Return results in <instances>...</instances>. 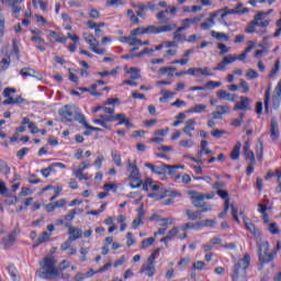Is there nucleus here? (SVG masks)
I'll list each match as a JSON object with an SVG mask.
<instances>
[{
  "label": "nucleus",
  "instance_id": "nucleus-1",
  "mask_svg": "<svg viewBox=\"0 0 281 281\" xmlns=\"http://www.w3.org/2000/svg\"><path fill=\"white\" fill-rule=\"evenodd\" d=\"M58 261L55 257L47 256L44 257L43 260L40 261V266L42 271L40 272V278L44 280H48V278L58 277V268H56V263Z\"/></svg>",
  "mask_w": 281,
  "mask_h": 281
},
{
  "label": "nucleus",
  "instance_id": "nucleus-2",
  "mask_svg": "<svg viewBox=\"0 0 281 281\" xmlns=\"http://www.w3.org/2000/svg\"><path fill=\"white\" fill-rule=\"evenodd\" d=\"M259 248V269H262V267H265V265L273 261V258H276V255L280 251L281 249V241H277V246L276 249L272 252H269V243L268 241H263L261 244H259L258 246Z\"/></svg>",
  "mask_w": 281,
  "mask_h": 281
},
{
  "label": "nucleus",
  "instance_id": "nucleus-3",
  "mask_svg": "<svg viewBox=\"0 0 281 281\" xmlns=\"http://www.w3.org/2000/svg\"><path fill=\"white\" fill-rule=\"evenodd\" d=\"M251 262V257L246 254L244 258L239 259L233 268V281H247V269Z\"/></svg>",
  "mask_w": 281,
  "mask_h": 281
},
{
  "label": "nucleus",
  "instance_id": "nucleus-4",
  "mask_svg": "<svg viewBox=\"0 0 281 281\" xmlns=\"http://www.w3.org/2000/svg\"><path fill=\"white\" fill-rule=\"evenodd\" d=\"M127 171L130 172V179H132L131 188H139L144 182L142 181V176L139 175V169L137 168V162H132L131 159L127 160Z\"/></svg>",
  "mask_w": 281,
  "mask_h": 281
},
{
  "label": "nucleus",
  "instance_id": "nucleus-5",
  "mask_svg": "<svg viewBox=\"0 0 281 281\" xmlns=\"http://www.w3.org/2000/svg\"><path fill=\"white\" fill-rule=\"evenodd\" d=\"M212 199V194L210 193H201V192H192L191 201L194 207H202V212H207L210 210V205L205 206V201H210Z\"/></svg>",
  "mask_w": 281,
  "mask_h": 281
},
{
  "label": "nucleus",
  "instance_id": "nucleus-6",
  "mask_svg": "<svg viewBox=\"0 0 281 281\" xmlns=\"http://www.w3.org/2000/svg\"><path fill=\"white\" fill-rule=\"evenodd\" d=\"M159 251L160 249L157 248L151 252L147 262L140 268L139 273H146L148 278H153L155 276V260H157V254H159Z\"/></svg>",
  "mask_w": 281,
  "mask_h": 281
},
{
  "label": "nucleus",
  "instance_id": "nucleus-7",
  "mask_svg": "<svg viewBox=\"0 0 281 281\" xmlns=\"http://www.w3.org/2000/svg\"><path fill=\"white\" fill-rule=\"evenodd\" d=\"M83 40L94 54H98L99 56H104V54H106V48L100 47V44L93 34H83Z\"/></svg>",
  "mask_w": 281,
  "mask_h": 281
},
{
  "label": "nucleus",
  "instance_id": "nucleus-8",
  "mask_svg": "<svg viewBox=\"0 0 281 281\" xmlns=\"http://www.w3.org/2000/svg\"><path fill=\"white\" fill-rule=\"evenodd\" d=\"M270 20H260V15H256L254 21L249 22L247 27L245 29L246 34H254L256 32V27H269Z\"/></svg>",
  "mask_w": 281,
  "mask_h": 281
},
{
  "label": "nucleus",
  "instance_id": "nucleus-9",
  "mask_svg": "<svg viewBox=\"0 0 281 281\" xmlns=\"http://www.w3.org/2000/svg\"><path fill=\"white\" fill-rule=\"evenodd\" d=\"M249 12V8H244L241 10L229 9L227 7L220 9L217 12L212 14V19H216V16H221V19H225L227 14H247Z\"/></svg>",
  "mask_w": 281,
  "mask_h": 281
},
{
  "label": "nucleus",
  "instance_id": "nucleus-10",
  "mask_svg": "<svg viewBox=\"0 0 281 281\" xmlns=\"http://www.w3.org/2000/svg\"><path fill=\"white\" fill-rule=\"evenodd\" d=\"M59 115L61 117V122H74V117L76 115V108L71 105H65L59 110Z\"/></svg>",
  "mask_w": 281,
  "mask_h": 281
},
{
  "label": "nucleus",
  "instance_id": "nucleus-11",
  "mask_svg": "<svg viewBox=\"0 0 281 281\" xmlns=\"http://www.w3.org/2000/svg\"><path fill=\"white\" fill-rule=\"evenodd\" d=\"M243 221H244L246 229L248 232H250L252 234V236H255V238H260V236H262V233L258 229V227H256V225L254 223H251L249 217L243 215Z\"/></svg>",
  "mask_w": 281,
  "mask_h": 281
},
{
  "label": "nucleus",
  "instance_id": "nucleus-12",
  "mask_svg": "<svg viewBox=\"0 0 281 281\" xmlns=\"http://www.w3.org/2000/svg\"><path fill=\"white\" fill-rule=\"evenodd\" d=\"M16 236H19V234H16V231H13L7 237L0 240V245L3 246V249H10V247H13L16 243Z\"/></svg>",
  "mask_w": 281,
  "mask_h": 281
},
{
  "label": "nucleus",
  "instance_id": "nucleus-13",
  "mask_svg": "<svg viewBox=\"0 0 281 281\" xmlns=\"http://www.w3.org/2000/svg\"><path fill=\"white\" fill-rule=\"evenodd\" d=\"M238 60V57L236 55H228L223 58L221 63L217 64V67L214 68L215 71H225L227 65H231V63H236Z\"/></svg>",
  "mask_w": 281,
  "mask_h": 281
},
{
  "label": "nucleus",
  "instance_id": "nucleus-14",
  "mask_svg": "<svg viewBox=\"0 0 281 281\" xmlns=\"http://www.w3.org/2000/svg\"><path fill=\"white\" fill-rule=\"evenodd\" d=\"M250 146H251V143L249 140H246L244 143V156L246 161L256 164V154H254V150H251Z\"/></svg>",
  "mask_w": 281,
  "mask_h": 281
},
{
  "label": "nucleus",
  "instance_id": "nucleus-15",
  "mask_svg": "<svg viewBox=\"0 0 281 281\" xmlns=\"http://www.w3.org/2000/svg\"><path fill=\"white\" fill-rule=\"evenodd\" d=\"M113 122H119V126H122V124H124L126 128H133V123H131V119L126 117V114L124 113L113 115Z\"/></svg>",
  "mask_w": 281,
  "mask_h": 281
},
{
  "label": "nucleus",
  "instance_id": "nucleus-16",
  "mask_svg": "<svg viewBox=\"0 0 281 281\" xmlns=\"http://www.w3.org/2000/svg\"><path fill=\"white\" fill-rule=\"evenodd\" d=\"M203 19V15H198L194 18H188L184 20H181V26H179V31L188 30L191 25H194L195 23H199Z\"/></svg>",
  "mask_w": 281,
  "mask_h": 281
},
{
  "label": "nucleus",
  "instance_id": "nucleus-17",
  "mask_svg": "<svg viewBox=\"0 0 281 281\" xmlns=\"http://www.w3.org/2000/svg\"><path fill=\"white\" fill-rule=\"evenodd\" d=\"M132 8L135 10V14L140 19H146V12H148V7L142 2L132 3Z\"/></svg>",
  "mask_w": 281,
  "mask_h": 281
},
{
  "label": "nucleus",
  "instance_id": "nucleus-18",
  "mask_svg": "<svg viewBox=\"0 0 281 281\" xmlns=\"http://www.w3.org/2000/svg\"><path fill=\"white\" fill-rule=\"evenodd\" d=\"M281 102V80L278 82L274 94L272 95V108L279 109Z\"/></svg>",
  "mask_w": 281,
  "mask_h": 281
},
{
  "label": "nucleus",
  "instance_id": "nucleus-19",
  "mask_svg": "<svg viewBox=\"0 0 281 281\" xmlns=\"http://www.w3.org/2000/svg\"><path fill=\"white\" fill-rule=\"evenodd\" d=\"M66 227H69L68 234H69V239L74 243V240H78V238L82 237V229L78 227H74L69 224H66Z\"/></svg>",
  "mask_w": 281,
  "mask_h": 281
},
{
  "label": "nucleus",
  "instance_id": "nucleus-20",
  "mask_svg": "<svg viewBox=\"0 0 281 281\" xmlns=\"http://www.w3.org/2000/svg\"><path fill=\"white\" fill-rule=\"evenodd\" d=\"M20 74L23 78H36L37 80H41L43 78L36 70L32 68H22L20 70Z\"/></svg>",
  "mask_w": 281,
  "mask_h": 281
},
{
  "label": "nucleus",
  "instance_id": "nucleus-21",
  "mask_svg": "<svg viewBox=\"0 0 281 281\" xmlns=\"http://www.w3.org/2000/svg\"><path fill=\"white\" fill-rule=\"evenodd\" d=\"M196 125V119H190L186 122V126L182 128V133L187 134V137H194L192 131H194V126Z\"/></svg>",
  "mask_w": 281,
  "mask_h": 281
},
{
  "label": "nucleus",
  "instance_id": "nucleus-22",
  "mask_svg": "<svg viewBox=\"0 0 281 281\" xmlns=\"http://www.w3.org/2000/svg\"><path fill=\"white\" fill-rule=\"evenodd\" d=\"M227 113H229V105H217L213 112V119L221 120Z\"/></svg>",
  "mask_w": 281,
  "mask_h": 281
},
{
  "label": "nucleus",
  "instance_id": "nucleus-23",
  "mask_svg": "<svg viewBox=\"0 0 281 281\" xmlns=\"http://www.w3.org/2000/svg\"><path fill=\"white\" fill-rule=\"evenodd\" d=\"M270 137L273 140L280 137V128L278 127V121L276 119H272L270 123Z\"/></svg>",
  "mask_w": 281,
  "mask_h": 281
},
{
  "label": "nucleus",
  "instance_id": "nucleus-24",
  "mask_svg": "<svg viewBox=\"0 0 281 281\" xmlns=\"http://www.w3.org/2000/svg\"><path fill=\"white\" fill-rule=\"evenodd\" d=\"M151 31H153V34H161L164 32H172V30H175V27H177L176 24H166V25H162V26H155V25H151Z\"/></svg>",
  "mask_w": 281,
  "mask_h": 281
},
{
  "label": "nucleus",
  "instance_id": "nucleus-25",
  "mask_svg": "<svg viewBox=\"0 0 281 281\" xmlns=\"http://www.w3.org/2000/svg\"><path fill=\"white\" fill-rule=\"evenodd\" d=\"M144 216H146V213L144 212V209L140 207L137 217L132 222L133 229H137L139 225H144Z\"/></svg>",
  "mask_w": 281,
  "mask_h": 281
},
{
  "label": "nucleus",
  "instance_id": "nucleus-26",
  "mask_svg": "<svg viewBox=\"0 0 281 281\" xmlns=\"http://www.w3.org/2000/svg\"><path fill=\"white\" fill-rule=\"evenodd\" d=\"M153 30H155L153 25H149L147 27H137L131 31V36H137L142 34H153Z\"/></svg>",
  "mask_w": 281,
  "mask_h": 281
},
{
  "label": "nucleus",
  "instance_id": "nucleus-27",
  "mask_svg": "<svg viewBox=\"0 0 281 281\" xmlns=\"http://www.w3.org/2000/svg\"><path fill=\"white\" fill-rule=\"evenodd\" d=\"M249 109V99L241 97L240 101L236 103L234 111H247Z\"/></svg>",
  "mask_w": 281,
  "mask_h": 281
},
{
  "label": "nucleus",
  "instance_id": "nucleus-28",
  "mask_svg": "<svg viewBox=\"0 0 281 281\" xmlns=\"http://www.w3.org/2000/svg\"><path fill=\"white\" fill-rule=\"evenodd\" d=\"M7 271L13 281H21V278L19 277V270H16V267H14V265H9L7 267Z\"/></svg>",
  "mask_w": 281,
  "mask_h": 281
},
{
  "label": "nucleus",
  "instance_id": "nucleus-29",
  "mask_svg": "<svg viewBox=\"0 0 281 281\" xmlns=\"http://www.w3.org/2000/svg\"><path fill=\"white\" fill-rule=\"evenodd\" d=\"M25 99L21 95L7 97V100L3 101V104H23Z\"/></svg>",
  "mask_w": 281,
  "mask_h": 281
},
{
  "label": "nucleus",
  "instance_id": "nucleus-30",
  "mask_svg": "<svg viewBox=\"0 0 281 281\" xmlns=\"http://www.w3.org/2000/svg\"><path fill=\"white\" fill-rule=\"evenodd\" d=\"M217 98L220 100H226L227 102H234V100H236V98L234 97V94L225 91V90H220L217 91Z\"/></svg>",
  "mask_w": 281,
  "mask_h": 281
},
{
  "label": "nucleus",
  "instance_id": "nucleus-31",
  "mask_svg": "<svg viewBox=\"0 0 281 281\" xmlns=\"http://www.w3.org/2000/svg\"><path fill=\"white\" fill-rule=\"evenodd\" d=\"M201 225H207L210 227V225H212V221H206L205 223L201 224L186 223L184 225L181 226L180 229L182 232H187V229H194V227H201Z\"/></svg>",
  "mask_w": 281,
  "mask_h": 281
},
{
  "label": "nucleus",
  "instance_id": "nucleus-32",
  "mask_svg": "<svg viewBox=\"0 0 281 281\" xmlns=\"http://www.w3.org/2000/svg\"><path fill=\"white\" fill-rule=\"evenodd\" d=\"M50 238H52V233L43 232L36 239L34 247H38V245L43 243H47V240H49Z\"/></svg>",
  "mask_w": 281,
  "mask_h": 281
},
{
  "label": "nucleus",
  "instance_id": "nucleus-33",
  "mask_svg": "<svg viewBox=\"0 0 281 281\" xmlns=\"http://www.w3.org/2000/svg\"><path fill=\"white\" fill-rule=\"evenodd\" d=\"M112 161L117 168H122V155L114 150L111 153Z\"/></svg>",
  "mask_w": 281,
  "mask_h": 281
},
{
  "label": "nucleus",
  "instance_id": "nucleus-34",
  "mask_svg": "<svg viewBox=\"0 0 281 281\" xmlns=\"http://www.w3.org/2000/svg\"><path fill=\"white\" fill-rule=\"evenodd\" d=\"M240 148H243V144H240V142H237L231 153V159H234V160L239 159Z\"/></svg>",
  "mask_w": 281,
  "mask_h": 281
},
{
  "label": "nucleus",
  "instance_id": "nucleus-35",
  "mask_svg": "<svg viewBox=\"0 0 281 281\" xmlns=\"http://www.w3.org/2000/svg\"><path fill=\"white\" fill-rule=\"evenodd\" d=\"M76 122H79V124H82L85 128H89V123L87 122V119L85 117V114L80 112H75V117Z\"/></svg>",
  "mask_w": 281,
  "mask_h": 281
},
{
  "label": "nucleus",
  "instance_id": "nucleus-36",
  "mask_svg": "<svg viewBox=\"0 0 281 281\" xmlns=\"http://www.w3.org/2000/svg\"><path fill=\"white\" fill-rule=\"evenodd\" d=\"M161 97L159 98V102H168L170 98H175V92H170L166 89H162L160 91Z\"/></svg>",
  "mask_w": 281,
  "mask_h": 281
},
{
  "label": "nucleus",
  "instance_id": "nucleus-37",
  "mask_svg": "<svg viewBox=\"0 0 281 281\" xmlns=\"http://www.w3.org/2000/svg\"><path fill=\"white\" fill-rule=\"evenodd\" d=\"M216 194L218 195L220 199H223L224 205H229V192L218 189L216 191Z\"/></svg>",
  "mask_w": 281,
  "mask_h": 281
},
{
  "label": "nucleus",
  "instance_id": "nucleus-38",
  "mask_svg": "<svg viewBox=\"0 0 281 281\" xmlns=\"http://www.w3.org/2000/svg\"><path fill=\"white\" fill-rule=\"evenodd\" d=\"M89 166H91V162L88 160V161H82L78 167H75L72 169V175H76L78 172H85V170H87V168H89Z\"/></svg>",
  "mask_w": 281,
  "mask_h": 281
},
{
  "label": "nucleus",
  "instance_id": "nucleus-39",
  "mask_svg": "<svg viewBox=\"0 0 281 281\" xmlns=\"http://www.w3.org/2000/svg\"><path fill=\"white\" fill-rule=\"evenodd\" d=\"M207 140H202L200 143V151L198 153V157H201L202 155H210V149L207 148Z\"/></svg>",
  "mask_w": 281,
  "mask_h": 281
},
{
  "label": "nucleus",
  "instance_id": "nucleus-40",
  "mask_svg": "<svg viewBox=\"0 0 281 281\" xmlns=\"http://www.w3.org/2000/svg\"><path fill=\"white\" fill-rule=\"evenodd\" d=\"M173 223H175V217L158 218V225L160 227H168V225H172Z\"/></svg>",
  "mask_w": 281,
  "mask_h": 281
},
{
  "label": "nucleus",
  "instance_id": "nucleus-41",
  "mask_svg": "<svg viewBox=\"0 0 281 281\" xmlns=\"http://www.w3.org/2000/svg\"><path fill=\"white\" fill-rule=\"evenodd\" d=\"M213 38H216L217 41H229V35L225 34L223 32H216L212 31Z\"/></svg>",
  "mask_w": 281,
  "mask_h": 281
},
{
  "label": "nucleus",
  "instance_id": "nucleus-42",
  "mask_svg": "<svg viewBox=\"0 0 281 281\" xmlns=\"http://www.w3.org/2000/svg\"><path fill=\"white\" fill-rule=\"evenodd\" d=\"M182 31H179V27L173 32V41L178 43H186L187 38L181 34Z\"/></svg>",
  "mask_w": 281,
  "mask_h": 281
},
{
  "label": "nucleus",
  "instance_id": "nucleus-43",
  "mask_svg": "<svg viewBox=\"0 0 281 281\" xmlns=\"http://www.w3.org/2000/svg\"><path fill=\"white\" fill-rule=\"evenodd\" d=\"M127 74L131 75V80H139V78H142V76L139 75V68L132 67L130 68V71H127Z\"/></svg>",
  "mask_w": 281,
  "mask_h": 281
},
{
  "label": "nucleus",
  "instance_id": "nucleus-44",
  "mask_svg": "<svg viewBox=\"0 0 281 281\" xmlns=\"http://www.w3.org/2000/svg\"><path fill=\"white\" fill-rule=\"evenodd\" d=\"M186 214L189 221H196V218H201V211L194 212L192 210H187Z\"/></svg>",
  "mask_w": 281,
  "mask_h": 281
},
{
  "label": "nucleus",
  "instance_id": "nucleus-45",
  "mask_svg": "<svg viewBox=\"0 0 281 281\" xmlns=\"http://www.w3.org/2000/svg\"><path fill=\"white\" fill-rule=\"evenodd\" d=\"M175 180L178 182V183H190V181H192V178H190V175L186 173L183 176L181 175H177Z\"/></svg>",
  "mask_w": 281,
  "mask_h": 281
},
{
  "label": "nucleus",
  "instance_id": "nucleus-46",
  "mask_svg": "<svg viewBox=\"0 0 281 281\" xmlns=\"http://www.w3.org/2000/svg\"><path fill=\"white\" fill-rule=\"evenodd\" d=\"M207 106L205 104H196L188 110V113H203Z\"/></svg>",
  "mask_w": 281,
  "mask_h": 281
},
{
  "label": "nucleus",
  "instance_id": "nucleus-47",
  "mask_svg": "<svg viewBox=\"0 0 281 281\" xmlns=\"http://www.w3.org/2000/svg\"><path fill=\"white\" fill-rule=\"evenodd\" d=\"M155 243V237H148L142 240L140 249H148Z\"/></svg>",
  "mask_w": 281,
  "mask_h": 281
},
{
  "label": "nucleus",
  "instance_id": "nucleus-48",
  "mask_svg": "<svg viewBox=\"0 0 281 281\" xmlns=\"http://www.w3.org/2000/svg\"><path fill=\"white\" fill-rule=\"evenodd\" d=\"M145 168H149V170H151V172H155V175H161V172H164V167H157L149 162L145 164Z\"/></svg>",
  "mask_w": 281,
  "mask_h": 281
},
{
  "label": "nucleus",
  "instance_id": "nucleus-49",
  "mask_svg": "<svg viewBox=\"0 0 281 281\" xmlns=\"http://www.w3.org/2000/svg\"><path fill=\"white\" fill-rule=\"evenodd\" d=\"M166 14H168V9L158 12L156 14V19H158V21H162V23H168V19L166 18Z\"/></svg>",
  "mask_w": 281,
  "mask_h": 281
},
{
  "label": "nucleus",
  "instance_id": "nucleus-50",
  "mask_svg": "<svg viewBox=\"0 0 281 281\" xmlns=\"http://www.w3.org/2000/svg\"><path fill=\"white\" fill-rule=\"evenodd\" d=\"M10 63H11L10 56L2 58V60L0 61V69L2 71L8 69L10 67Z\"/></svg>",
  "mask_w": 281,
  "mask_h": 281
},
{
  "label": "nucleus",
  "instance_id": "nucleus-51",
  "mask_svg": "<svg viewBox=\"0 0 281 281\" xmlns=\"http://www.w3.org/2000/svg\"><path fill=\"white\" fill-rule=\"evenodd\" d=\"M70 267H71V262H69V260H67V259H64L63 261H60L59 268H57L58 269V273L60 271H65V269H69Z\"/></svg>",
  "mask_w": 281,
  "mask_h": 281
},
{
  "label": "nucleus",
  "instance_id": "nucleus-52",
  "mask_svg": "<svg viewBox=\"0 0 281 281\" xmlns=\"http://www.w3.org/2000/svg\"><path fill=\"white\" fill-rule=\"evenodd\" d=\"M4 203L7 205H15V203H19V198L16 195H8Z\"/></svg>",
  "mask_w": 281,
  "mask_h": 281
},
{
  "label": "nucleus",
  "instance_id": "nucleus-53",
  "mask_svg": "<svg viewBox=\"0 0 281 281\" xmlns=\"http://www.w3.org/2000/svg\"><path fill=\"white\" fill-rule=\"evenodd\" d=\"M278 71H280V59L276 60L274 66L270 71L269 78H273Z\"/></svg>",
  "mask_w": 281,
  "mask_h": 281
},
{
  "label": "nucleus",
  "instance_id": "nucleus-54",
  "mask_svg": "<svg viewBox=\"0 0 281 281\" xmlns=\"http://www.w3.org/2000/svg\"><path fill=\"white\" fill-rule=\"evenodd\" d=\"M162 168H164V170H165V168L167 169V170H169L168 171V173L169 175H176L177 173V170H179V166H172V165H162Z\"/></svg>",
  "mask_w": 281,
  "mask_h": 281
},
{
  "label": "nucleus",
  "instance_id": "nucleus-55",
  "mask_svg": "<svg viewBox=\"0 0 281 281\" xmlns=\"http://www.w3.org/2000/svg\"><path fill=\"white\" fill-rule=\"evenodd\" d=\"M128 45L135 47V45H142V40L137 38L135 35H130Z\"/></svg>",
  "mask_w": 281,
  "mask_h": 281
},
{
  "label": "nucleus",
  "instance_id": "nucleus-56",
  "mask_svg": "<svg viewBox=\"0 0 281 281\" xmlns=\"http://www.w3.org/2000/svg\"><path fill=\"white\" fill-rule=\"evenodd\" d=\"M179 146L182 148H192V146H194V142L192 139L180 140Z\"/></svg>",
  "mask_w": 281,
  "mask_h": 281
},
{
  "label": "nucleus",
  "instance_id": "nucleus-57",
  "mask_svg": "<svg viewBox=\"0 0 281 281\" xmlns=\"http://www.w3.org/2000/svg\"><path fill=\"white\" fill-rule=\"evenodd\" d=\"M255 150H256V154L265 153V143L262 142V139L259 138L257 140L256 146H255Z\"/></svg>",
  "mask_w": 281,
  "mask_h": 281
},
{
  "label": "nucleus",
  "instance_id": "nucleus-58",
  "mask_svg": "<svg viewBox=\"0 0 281 281\" xmlns=\"http://www.w3.org/2000/svg\"><path fill=\"white\" fill-rule=\"evenodd\" d=\"M203 267H205V262L199 260V261L193 262L192 270L193 271H202Z\"/></svg>",
  "mask_w": 281,
  "mask_h": 281
},
{
  "label": "nucleus",
  "instance_id": "nucleus-59",
  "mask_svg": "<svg viewBox=\"0 0 281 281\" xmlns=\"http://www.w3.org/2000/svg\"><path fill=\"white\" fill-rule=\"evenodd\" d=\"M168 131H170V128H168V127L157 130V131L154 132V135L157 136V137H166V135H168Z\"/></svg>",
  "mask_w": 281,
  "mask_h": 281
},
{
  "label": "nucleus",
  "instance_id": "nucleus-60",
  "mask_svg": "<svg viewBox=\"0 0 281 281\" xmlns=\"http://www.w3.org/2000/svg\"><path fill=\"white\" fill-rule=\"evenodd\" d=\"M258 71L254 70V69H248L247 74H246V78L248 80H254L256 78H258Z\"/></svg>",
  "mask_w": 281,
  "mask_h": 281
},
{
  "label": "nucleus",
  "instance_id": "nucleus-61",
  "mask_svg": "<svg viewBox=\"0 0 281 281\" xmlns=\"http://www.w3.org/2000/svg\"><path fill=\"white\" fill-rule=\"evenodd\" d=\"M177 48H170V49H167L165 53H164V56L165 58H172L175 56H177Z\"/></svg>",
  "mask_w": 281,
  "mask_h": 281
},
{
  "label": "nucleus",
  "instance_id": "nucleus-62",
  "mask_svg": "<svg viewBox=\"0 0 281 281\" xmlns=\"http://www.w3.org/2000/svg\"><path fill=\"white\" fill-rule=\"evenodd\" d=\"M239 87L243 89L241 93H249V83L245 79H240Z\"/></svg>",
  "mask_w": 281,
  "mask_h": 281
},
{
  "label": "nucleus",
  "instance_id": "nucleus-63",
  "mask_svg": "<svg viewBox=\"0 0 281 281\" xmlns=\"http://www.w3.org/2000/svg\"><path fill=\"white\" fill-rule=\"evenodd\" d=\"M126 238H127L126 246L133 247V245H135V238H133V233L128 232L126 234Z\"/></svg>",
  "mask_w": 281,
  "mask_h": 281
},
{
  "label": "nucleus",
  "instance_id": "nucleus-64",
  "mask_svg": "<svg viewBox=\"0 0 281 281\" xmlns=\"http://www.w3.org/2000/svg\"><path fill=\"white\" fill-rule=\"evenodd\" d=\"M7 5H9L10 8H12V12L15 14V16H19V13L21 12V7H19L15 3H8Z\"/></svg>",
  "mask_w": 281,
  "mask_h": 281
}]
</instances>
